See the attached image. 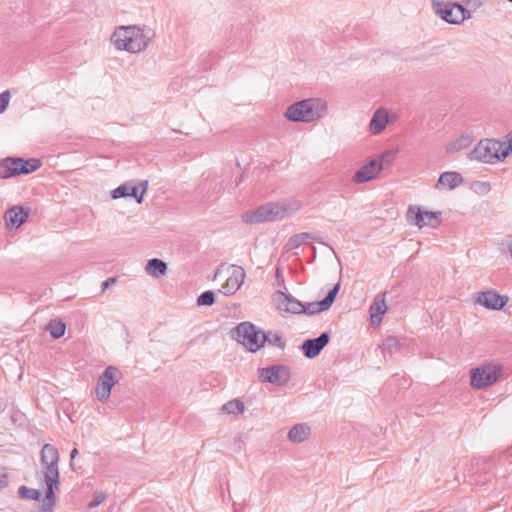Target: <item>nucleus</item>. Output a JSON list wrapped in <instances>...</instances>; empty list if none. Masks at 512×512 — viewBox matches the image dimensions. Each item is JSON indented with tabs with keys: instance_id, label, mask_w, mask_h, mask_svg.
<instances>
[{
	"instance_id": "1",
	"label": "nucleus",
	"mask_w": 512,
	"mask_h": 512,
	"mask_svg": "<svg viewBox=\"0 0 512 512\" xmlns=\"http://www.w3.org/2000/svg\"><path fill=\"white\" fill-rule=\"evenodd\" d=\"M302 207L299 200L293 199L281 203H267L254 211H248L242 215L245 223H261L266 221H276L293 214Z\"/></svg>"
},
{
	"instance_id": "2",
	"label": "nucleus",
	"mask_w": 512,
	"mask_h": 512,
	"mask_svg": "<svg viewBox=\"0 0 512 512\" xmlns=\"http://www.w3.org/2000/svg\"><path fill=\"white\" fill-rule=\"evenodd\" d=\"M326 112V101L320 98H308L291 104L284 115L290 121L310 123L324 117Z\"/></svg>"
},
{
	"instance_id": "3",
	"label": "nucleus",
	"mask_w": 512,
	"mask_h": 512,
	"mask_svg": "<svg viewBox=\"0 0 512 512\" xmlns=\"http://www.w3.org/2000/svg\"><path fill=\"white\" fill-rule=\"evenodd\" d=\"M114 45L119 50L129 53H139L144 51L150 42V38L144 30L138 26H121L112 36Z\"/></svg>"
},
{
	"instance_id": "4",
	"label": "nucleus",
	"mask_w": 512,
	"mask_h": 512,
	"mask_svg": "<svg viewBox=\"0 0 512 512\" xmlns=\"http://www.w3.org/2000/svg\"><path fill=\"white\" fill-rule=\"evenodd\" d=\"M41 475L45 484L59 485V452L51 444H44L40 454Z\"/></svg>"
},
{
	"instance_id": "5",
	"label": "nucleus",
	"mask_w": 512,
	"mask_h": 512,
	"mask_svg": "<svg viewBox=\"0 0 512 512\" xmlns=\"http://www.w3.org/2000/svg\"><path fill=\"white\" fill-rule=\"evenodd\" d=\"M42 163L39 159L30 158H13L7 157L0 161V178L7 179L17 175H27L41 167Z\"/></svg>"
},
{
	"instance_id": "6",
	"label": "nucleus",
	"mask_w": 512,
	"mask_h": 512,
	"mask_svg": "<svg viewBox=\"0 0 512 512\" xmlns=\"http://www.w3.org/2000/svg\"><path fill=\"white\" fill-rule=\"evenodd\" d=\"M503 374V367L499 364L484 363L470 370V385L481 390L494 384Z\"/></svg>"
},
{
	"instance_id": "7",
	"label": "nucleus",
	"mask_w": 512,
	"mask_h": 512,
	"mask_svg": "<svg viewBox=\"0 0 512 512\" xmlns=\"http://www.w3.org/2000/svg\"><path fill=\"white\" fill-rule=\"evenodd\" d=\"M235 339L251 352H256L265 343L264 331L250 322L240 323L234 331Z\"/></svg>"
},
{
	"instance_id": "8",
	"label": "nucleus",
	"mask_w": 512,
	"mask_h": 512,
	"mask_svg": "<svg viewBox=\"0 0 512 512\" xmlns=\"http://www.w3.org/2000/svg\"><path fill=\"white\" fill-rule=\"evenodd\" d=\"M432 7L435 14L449 24L459 25L471 17L470 11L456 2L432 0Z\"/></svg>"
},
{
	"instance_id": "9",
	"label": "nucleus",
	"mask_w": 512,
	"mask_h": 512,
	"mask_svg": "<svg viewBox=\"0 0 512 512\" xmlns=\"http://www.w3.org/2000/svg\"><path fill=\"white\" fill-rule=\"evenodd\" d=\"M258 376L262 382L281 386L289 382L291 372L288 366L277 364L258 369Z\"/></svg>"
},
{
	"instance_id": "10",
	"label": "nucleus",
	"mask_w": 512,
	"mask_h": 512,
	"mask_svg": "<svg viewBox=\"0 0 512 512\" xmlns=\"http://www.w3.org/2000/svg\"><path fill=\"white\" fill-rule=\"evenodd\" d=\"M471 161H478L487 164L499 162L496 154L494 139H482L468 154Z\"/></svg>"
},
{
	"instance_id": "11",
	"label": "nucleus",
	"mask_w": 512,
	"mask_h": 512,
	"mask_svg": "<svg viewBox=\"0 0 512 512\" xmlns=\"http://www.w3.org/2000/svg\"><path fill=\"white\" fill-rule=\"evenodd\" d=\"M120 374L119 370L114 366H108L104 372L99 376L97 387H96V396L97 398L105 402L109 399L111 394L112 387L118 381L115 377Z\"/></svg>"
},
{
	"instance_id": "12",
	"label": "nucleus",
	"mask_w": 512,
	"mask_h": 512,
	"mask_svg": "<svg viewBox=\"0 0 512 512\" xmlns=\"http://www.w3.org/2000/svg\"><path fill=\"white\" fill-rule=\"evenodd\" d=\"M147 188V180L140 181L138 185L133 184V182H125L112 191V198L133 197L137 203L141 204Z\"/></svg>"
},
{
	"instance_id": "13",
	"label": "nucleus",
	"mask_w": 512,
	"mask_h": 512,
	"mask_svg": "<svg viewBox=\"0 0 512 512\" xmlns=\"http://www.w3.org/2000/svg\"><path fill=\"white\" fill-rule=\"evenodd\" d=\"M440 215L441 212L439 211H422L417 206H410L407 212V216L410 218V221L419 228L424 226L436 227L438 225Z\"/></svg>"
},
{
	"instance_id": "14",
	"label": "nucleus",
	"mask_w": 512,
	"mask_h": 512,
	"mask_svg": "<svg viewBox=\"0 0 512 512\" xmlns=\"http://www.w3.org/2000/svg\"><path fill=\"white\" fill-rule=\"evenodd\" d=\"M509 297L499 294L494 289L477 294L476 303L489 310H501L508 303Z\"/></svg>"
},
{
	"instance_id": "15",
	"label": "nucleus",
	"mask_w": 512,
	"mask_h": 512,
	"mask_svg": "<svg viewBox=\"0 0 512 512\" xmlns=\"http://www.w3.org/2000/svg\"><path fill=\"white\" fill-rule=\"evenodd\" d=\"M340 289V283H337L326 295V297L317 302H311L307 305L304 304V308H302V314L307 315H315L320 312L328 310L333 302L335 301V298L339 292Z\"/></svg>"
},
{
	"instance_id": "16",
	"label": "nucleus",
	"mask_w": 512,
	"mask_h": 512,
	"mask_svg": "<svg viewBox=\"0 0 512 512\" xmlns=\"http://www.w3.org/2000/svg\"><path fill=\"white\" fill-rule=\"evenodd\" d=\"M329 341V333L323 332L317 338L306 339L302 343L301 349L306 358L313 359L321 353Z\"/></svg>"
},
{
	"instance_id": "17",
	"label": "nucleus",
	"mask_w": 512,
	"mask_h": 512,
	"mask_svg": "<svg viewBox=\"0 0 512 512\" xmlns=\"http://www.w3.org/2000/svg\"><path fill=\"white\" fill-rule=\"evenodd\" d=\"M382 163L373 159L363 165L353 176L355 183H365L377 177L382 171Z\"/></svg>"
},
{
	"instance_id": "18",
	"label": "nucleus",
	"mask_w": 512,
	"mask_h": 512,
	"mask_svg": "<svg viewBox=\"0 0 512 512\" xmlns=\"http://www.w3.org/2000/svg\"><path fill=\"white\" fill-rule=\"evenodd\" d=\"M29 209L25 210L22 206H13L4 214L6 228L9 230L18 229L28 218Z\"/></svg>"
},
{
	"instance_id": "19",
	"label": "nucleus",
	"mask_w": 512,
	"mask_h": 512,
	"mask_svg": "<svg viewBox=\"0 0 512 512\" xmlns=\"http://www.w3.org/2000/svg\"><path fill=\"white\" fill-rule=\"evenodd\" d=\"M245 280V271L242 267L233 269L232 274L228 277L226 282L222 285L220 290L226 296L235 294L242 286Z\"/></svg>"
},
{
	"instance_id": "20",
	"label": "nucleus",
	"mask_w": 512,
	"mask_h": 512,
	"mask_svg": "<svg viewBox=\"0 0 512 512\" xmlns=\"http://www.w3.org/2000/svg\"><path fill=\"white\" fill-rule=\"evenodd\" d=\"M278 299V309L281 311H285L293 314H302V308H304V304L298 299L294 298L292 295L277 292Z\"/></svg>"
},
{
	"instance_id": "21",
	"label": "nucleus",
	"mask_w": 512,
	"mask_h": 512,
	"mask_svg": "<svg viewBox=\"0 0 512 512\" xmlns=\"http://www.w3.org/2000/svg\"><path fill=\"white\" fill-rule=\"evenodd\" d=\"M386 310L387 306L385 303L384 294L377 295L369 308L371 322L373 325H378L381 323Z\"/></svg>"
},
{
	"instance_id": "22",
	"label": "nucleus",
	"mask_w": 512,
	"mask_h": 512,
	"mask_svg": "<svg viewBox=\"0 0 512 512\" xmlns=\"http://www.w3.org/2000/svg\"><path fill=\"white\" fill-rule=\"evenodd\" d=\"M464 179L459 172L449 171L443 172L436 184V188L440 186L446 187L449 190H453L463 183Z\"/></svg>"
},
{
	"instance_id": "23",
	"label": "nucleus",
	"mask_w": 512,
	"mask_h": 512,
	"mask_svg": "<svg viewBox=\"0 0 512 512\" xmlns=\"http://www.w3.org/2000/svg\"><path fill=\"white\" fill-rule=\"evenodd\" d=\"M45 497L43 503L33 512H53L56 504L55 490L59 488V485L45 484Z\"/></svg>"
},
{
	"instance_id": "24",
	"label": "nucleus",
	"mask_w": 512,
	"mask_h": 512,
	"mask_svg": "<svg viewBox=\"0 0 512 512\" xmlns=\"http://www.w3.org/2000/svg\"><path fill=\"white\" fill-rule=\"evenodd\" d=\"M388 120V113L386 110H376L369 125L371 133L374 135L381 133L386 128Z\"/></svg>"
},
{
	"instance_id": "25",
	"label": "nucleus",
	"mask_w": 512,
	"mask_h": 512,
	"mask_svg": "<svg viewBox=\"0 0 512 512\" xmlns=\"http://www.w3.org/2000/svg\"><path fill=\"white\" fill-rule=\"evenodd\" d=\"M494 142L499 161H504L512 153V132H509L503 140L494 139Z\"/></svg>"
},
{
	"instance_id": "26",
	"label": "nucleus",
	"mask_w": 512,
	"mask_h": 512,
	"mask_svg": "<svg viewBox=\"0 0 512 512\" xmlns=\"http://www.w3.org/2000/svg\"><path fill=\"white\" fill-rule=\"evenodd\" d=\"M310 432L311 429L306 423H299L290 429L288 439L293 443H301L308 438Z\"/></svg>"
},
{
	"instance_id": "27",
	"label": "nucleus",
	"mask_w": 512,
	"mask_h": 512,
	"mask_svg": "<svg viewBox=\"0 0 512 512\" xmlns=\"http://www.w3.org/2000/svg\"><path fill=\"white\" fill-rule=\"evenodd\" d=\"M472 142L473 138L471 135H461L447 144L446 152L448 154H452L464 150L468 148L472 144Z\"/></svg>"
},
{
	"instance_id": "28",
	"label": "nucleus",
	"mask_w": 512,
	"mask_h": 512,
	"mask_svg": "<svg viewBox=\"0 0 512 512\" xmlns=\"http://www.w3.org/2000/svg\"><path fill=\"white\" fill-rule=\"evenodd\" d=\"M145 270L151 276L160 277L166 274L167 264L161 259L153 258L147 262Z\"/></svg>"
},
{
	"instance_id": "29",
	"label": "nucleus",
	"mask_w": 512,
	"mask_h": 512,
	"mask_svg": "<svg viewBox=\"0 0 512 512\" xmlns=\"http://www.w3.org/2000/svg\"><path fill=\"white\" fill-rule=\"evenodd\" d=\"M46 330L52 338L58 339L64 335L66 324L60 319H51L46 326Z\"/></svg>"
},
{
	"instance_id": "30",
	"label": "nucleus",
	"mask_w": 512,
	"mask_h": 512,
	"mask_svg": "<svg viewBox=\"0 0 512 512\" xmlns=\"http://www.w3.org/2000/svg\"><path fill=\"white\" fill-rule=\"evenodd\" d=\"M221 410L225 414L241 415L245 410V405L239 399H232L226 402Z\"/></svg>"
},
{
	"instance_id": "31",
	"label": "nucleus",
	"mask_w": 512,
	"mask_h": 512,
	"mask_svg": "<svg viewBox=\"0 0 512 512\" xmlns=\"http://www.w3.org/2000/svg\"><path fill=\"white\" fill-rule=\"evenodd\" d=\"M307 239H316L310 233H299L289 238L286 247L289 250L300 247Z\"/></svg>"
},
{
	"instance_id": "32",
	"label": "nucleus",
	"mask_w": 512,
	"mask_h": 512,
	"mask_svg": "<svg viewBox=\"0 0 512 512\" xmlns=\"http://www.w3.org/2000/svg\"><path fill=\"white\" fill-rule=\"evenodd\" d=\"M19 497L28 500L39 501L41 499V492L38 489L28 488L26 486H20L18 489Z\"/></svg>"
},
{
	"instance_id": "33",
	"label": "nucleus",
	"mask_w": 512,
	"mask_h": 512,
	"mask_svg": "<svg viewBox=\"0 0 512 512\" xmlns=\"http://www.w3.org/2000/svg\"><path fill=\"white\" fill-rule=\"evenodd\" d=\"M381 347L384 352H388L389 354H392L395 351L399 350V347H400L399 340L394 336H389L383 341Z\"/></svg>"
},
{
	"instance_id": "34",
	"label": "nucleus",
	"mask_w": 512,
	"mask_h": 512,
	"mask_svg": "<svg viewBox=\"0 0 512 512\" xmlns=\"http://www.w3.org/2000/svg\"><path fill=\"white\" fill-rule=\"evenodd\" d=\"M264 336L266 337L265 343L268 342L270 345L277 346L280 349L285 348V343L283 342L281 336L276 332H264Z\"/></svg>"
},
{
	"instance_id": "35",
	"label": "nucleus",
	"mask_w": 512,
	"mask_h": 512,
	"mask_svg": "<svg viewBox=\"0 0 512 512\" xmlns=\"http://www.w3.org/2000/svg\"><path fill=\"white\" fill-rule=\"evenodd\" d=\"M215 303V294L213 291H205L197 298L198 306H211Z\"/></svg>"
},
{
	"instance_id": "36",
	"label": "nucleus",
	"mask_w": 512,
	"mask_h": 512,
	"mask_svg": "<svg viewBox=\"0 0 512 512\" xmlns=\"http://www.w3.org/2000/svg\"><path fill=\"white\" fill-rule=\"evenodd\" d=\"M9 101H10V92L8 90L4 91L3 93L0 94V114L6 110V108L9 105Z\"/></svg>"
},
{
	"instance_id": "37",
	"label": "nucleus",
	"mask_w": 512,
	"mask_h": 512,
	"mask_svg": "<svg viewBox=\"0 0 512 512\" xmlns=\"http://www.w3.org/2000/svg\"><path fill=\"white\" fill-rule=\"evenodd\" d=\"M106 499V495L104 493H96L94 495L93 500L88 504L89 508H95L100 505Z\"/></svg>"
},
{
	"instance_id": "38",
	"label": "nucleus",
	"mask_w": 512,
	"mask_h": 512,
	"mask_svg": "<svg viewBox=\"0 0 512 512\" xmlns=\"http://www.w3.org/2000/svg\"><path fill=\"white\" fill-rule=\"evenodd\" d=\"M475 185L479 187V190L482 193H487L491 189L490 184L488 182H477Z\"/></svg>"
},
{
	"instance_id": "39",
	"label": "nucleus",
	"mask_w": 512,
	"mask_h": 512,
	"mask_svg": "<svg viewBox=\"0 0 512 512\" xmlns=\"http://www.w3.org/2000/svg\"><path fill=\"white\" fill-rule=\"evenodd\" d=\"M116 282L115 278H108L102 283L103 290L107 289L110 285L114 284Z\"/></svg>"
},
{
	"instance_id": "40",
	"label": "nucleus",
	"mask_w": 512,
	"mask_h": 512,
	"mask_svg": "<svg viewBox=\"0 0 512 512\" xmlns=\"http://www.w3.org/2000/svg\"><path fill=\"white\" fill-rule=\"evenodd\" d=\"M78 449L74 448L72 449L71 453H70V460H71V463L70 465L73 467V460L75 459V457L78 455Z\"/></svg>"
},
{
	"instance_id": "41",
	"label": "nucleus",
	"mask_w": 512,
	"mask_h": 512,
	"mask_svg": "<svg viewBox=\"0 0 512 512\" xmlns=\"http://www.w3.org/2000/svg\"><path fill=\"white\" fill-rule=\"evenodd\" d=\"M508 251L512 257V242L508 244Z\"/></svg>"
},
{
	"instance_id": "42",
	"label": "nucleus",
	"mask_w": 512,
	"mask_h": 512,
	"mask_svg": "<svg viewBox=\"0 0 512 512\" xmlns=\"http://www.w3.org/2000/svg\"><path fill=\"white\" fill-rule=\"evenodd\" d=\"M218 273H219V269L215 272V277L218 276Z\"/></svg>"
},
{
	"instance_id": "43",
	"label": "nucleus",
	"mask_w": 512,
	"mask_h": 512,
	"mask_svg": "<svg viewBox=\"0 0 512 512\" xmlns=\"http://www.w3.org/2000/svg\"><path fill=\"white\" fill-rule=\"evenodd\" d=\"M2 411H3V408H2V406L0 405V413H1Z\"/></svg>"
},
{
	"instance_id": "44",
	"label": "nucleus",
	"mask_w": 512,
	"mask_h": 512,
	"mask_svg": "<svg viewBox=\"0 0 512 512\" xmlns=\"http://www.w3.org/2000/svg\"><path fill=\"white\" fill-rule=\"evenodd\" d=\"M507 1L512 3V0H507Z\"/></svg>"
},
{
	"instance_id": "45",
	"label": "nucleus",
	"mask_w": 512,
	"mask_h": 512,
	"mask_svg": "<svg viewBox=\"0 0 512 512\" xmlns=\"http://www.w3.org/2000/svg\"><path fill=\"white\" fill-rule=\"evenodd\" d=\"M2 483V481L0 480V484Z\"/></svg>"
}]
</instances>
